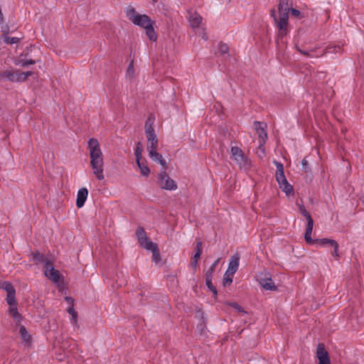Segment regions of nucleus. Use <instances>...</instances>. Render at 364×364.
I'll use <instances>...</instances> for the list:
<instances>
[{
    "label": "nucleus",
    "instance_id": "f257e3e1",
    "mask_svg": "<svg viewBox=\"0 0 364 364\" xmlns=\"http://www.w3.org/2000/svg\"><path fill=\"white\" fill-rule=\"evenodd\" d=\"M87 149L89 151L90 166L93 174L99 181L104 180L105 163L103 154L98 140L95 138L90 139L87 142Z\"/></svg>",
    "mask_w": 364,
    "mask_h": 364
},
{
    "label": "nucleus",
    "instance_id": "f03ea898",
    "mask_svg": "<svg viewBox=\"0 0 364 364\" xmlns=\"http://www.w3.org/2000/svg\"><path fill=\"white\" fill-rule=\"evenodd\" d=\"M127 17L134 25L142 27L146 31V34L151 41H156L157 36L154 29L151 18L145 14H139L132 6H129L126 11Z\"/></svg>",
    "mask_w": 364,
    "mask_h": 364
},
{
    "label": "nucleus",
    "instance_id": "7ed1b4c3",
    "mask_svg": "<svg viewBox=\"0 0 364 364\" xmlns=\"http://www.w3.org/2000/svg\"><path fill=\"white\" fill-rule=\"evenodd\" d=\"M279 15L277 16L275 10L271 11V16L274 18L275 26L278 28V38L282 39L289 32V9L283 8L282 3L278 6Z\"/></svg>",
    "mask_w": 364,
    "mask_h": 364
},
{
    "label": "nucleus",
    "instance_id": "20e7f679",
    "mask_svg": "<svg viewBox=\"0 0 364 364\" xmlns=\"http://www.w3.org/2000/svg\"><path fill=\"white\" fill-rule=\"evenodd\" d=\"M277 167L276 179L279 183V188L287 195L293 193V187L287 181L284 172V166L282 163L277 161H274Z\"/></svg>",
    "mask_w": 364,
    "mask_h": 364
},
{
    "label": "nucleus",
    "instance_id": "39448f33",
    "mask_svg": "<svg viewBox=\"0 0 364 364\" xmlns=\"http://www.w3.org/2000/svg\"><path fill=\"white\" fill-rule=\"evenodd\" d=\"M230 151L232 159L239 166L240 169L247 171L250 168L251 161L245 156L241 149L237 146H232Z\"/></svg>",
    "mask_w": 364,
    "mask_h": 364
},
{
    "label": "nucleus",
    "instance_id": "423d86ee",
    "mask_svg": "<svg viewBox=\"0 0 364 364\" xmlns=\"http://www.w3.org/2000/svg\"><path fill=\"white\" fill-rule=\"evenodd\" d=\"M32 75L33 72L31 71L22 72L20 70H7L2 74L4 77L14 82H25Z\"/></svg>",
    "mask_w": 364,
    "mask_h": 364
},
{
    "label": "nucleus",
    "instance_id": "0eeeda50",
    "mask_svg": "<svg viewBox=\"0 0 364 364\" xmlns=\"http://www.w3.org/2000/svg\"><path fill=\"white\" fill-rule=\"evenodd\" d=\"M43 272L45 276L54 284H59L63 282V276L54 268L52 262H47L46 266L43 268Z\"/></svg>",
    "mask_w": 364,
    "mask_h": 364
},
{
    "label": "nucleus",
    "instance_id": "6e6552de",
    "mask_svg": "<svg viewBox=\"0 0 364 364\" xmlns=\"http://www.w3.org/2000/svg\"><path fill=\"white\" fill-rule=\"evenodd\" d=\"M6 301L9 305V312L10 316L13 318L16 324H19L21 321V316L17 309V304L15 299V293L12 291L7 294Z\"/></svg>",
    "mask_w": 364,
    "mask_h": 364
},
{
    "label": "nucleus",
    "instance_id": "1a4fd4ad",
    "mask_svg": "<svg viewBox=\"0 0 364 364\" xmlns=\"http://www.w3.org/2000/svg\"><path fill=\"white\" fill-rule=\"evenodd\" d=\"M159 185L161 188L169 191L177 188L176 182L167 175L165 171L159 174Z\"/></svg>",
    "mask_w": 364,
    "mask_h": 364
},
{
    "label": "nucleus",
    "instance_id": "9d476101",
    "mask_svg": "<svg viewBox=\"0 0 364 364\" xmlns=\"http://www.w3.org/2000/svg\"><path fill=\"white\" fill-rule=\"evenodd\" d=\"M255 127L259 136V149L264 153V144L267 139V134L260 122H255Z\"/></svg>",
    "mask_w": 364,
    "mask_h": 364
},
{
    "label": "nucleus",
    "instance_id": "9b49d317",
    "mask_svg": "<svg viewBox=\"0 0 364 364\" xmlns=\"http://www.w3.org/2000/svg\"><path fill=\"white\" fill-rule=\"evenodd\" d=\"M136 235L137 237L139 243L142 247L146 249L154 247V242L149 240L146 236L145 230L143 228H139L136 231Z\"/></svg>",
    "mask_w": 364,
    "mask_h": 364
},
{
    "label": "nucleus",
    "instance_id": "f8f14e48",
    "mask_svg": "<svg viewBox=\"0 0 364 364\" xmlns=\"http://www.w3.org/2000/svg\"><path fill=\"white\" fill-rule=\"evenodd\" d=\"M316 358L318 360V364H331L328 352L325 350L324 345L319 343L316 350Z\"/></svg>",
    "mask_w": 364,
    "mask_h": 364
},
{
    "label": "nucleus",
    "instance_id": "ddd939ff",
    "mask_svg": "<svg viewBox=\"0 0 364 364\" xmlns=\"http://www.w3.org/2000/svg\"><path fill=\"white\" fill-rule=\"evenodd\" d=\"M259 284L265 290L274 291L277 289L272 279L268 274H265L264 277H259L258 279Z\"/></svg>",
    "mask_w": 364,
    "mask_h": 364
},
{
    "label": "nucleus",
    "instance_id": "4468645a",
    "mask_svg": "<svg viewBox=\"0 0 364 364\" xmlns=\"http://www.w3.org/2000/svg\"><path fill=\"white\" fill-rule=\"evenodd\" d=\"M186 18L193 28H198L202 22L201 16L196 12L188 11Z\"/></svg>",
    "mask_w": 364,
    "mask_h": 364
},
{
    "label": "nucleus",
    "instance_id": "2eb2a0df",
    "mask_svg": "<svg viewBox=\"0 0 364 364\" xmlns=\"http://www.w3.org/2000/svg\"><path fill=\"white\" fill-rule=\"evenodd\" d=\"M240 264V255L236 253L230 257L228 264V267L226 272L230 274H235L237 271Z\"/></svg>",
    "mask_w": 364,
    "mask_h": 364
},
{
    "label": "nucleus",
    "instance_id": "dca6fc26",
    "mask_svg": "<svg viewBox=\"0 0 364 364\" xmlns=\"http://www.w3.org/2000/svg\"><path fill=\"white\" fill-rule=\"evenodd\" d=\"M148 152L149 156L152 161L159 164L164 169L166 168V161L162 155L157 151V149Z\"/></svg>",
    "mask_w": 364,
    "mask_h": 364
},
{
    "label": "nucleus",
    "instance_id": "f3484780",
    "mask_svg": "<svg viewBox=\"0 0 364 364\" xmlns=\"http://www.w3.org/2000/svg\"><path fill=\"white\" fill-rule=\"evenodd\" d=\"M88 196V191L86 188H80L77 194L76 205L77 208H82Z\"/></svg>",
    "mask_w": 364,
    "mask_h": 364
},
{
    "label": "nucleus",
    "instance_id": "a211bd4d",
    "mask_svg": "<svg viewBox=\"0 0 364 364\" xmlns=\"http://www.w3.org/2000/svg\"><path fill=\"white\" fill-rule=\"evenodd\" d=\"M313 226H314V220L312 218H309V220H307V225H306V228L304 239H305V241L308 244H310V245L315 243V241L314 240H312L311 236V233H312V230H313Z\"/></svg>",
    "mask_w": 364,
    "mask_h": 364
},
{
    "label": "nucleus",
    "instance_id": "6ab92c4d",
    "mask_svg": "<svg viewBox=\"0 0 364 364\" xmlns=\"http://www.w3.org/2000/svg\"><path fill=\"white\" fill-rule=\"evenodd\" d=\"M196 252L195 255H193L192 260H191V266L195 269L197 267L198 262L200 259L202 252H203L202 242L200 241H198L196 242Z\"/></svg>",
    "mask_w": 364,
    "mask_h": 364
},
{
    "label": "nucleus",
    "instance_id": "aec40b11",
    "mask_svg": "<svg viewBox=\"0 0 364 364\" xmlns=\"http://www.w3.org/2000/svg\"><path fill=\"white\" fill-rule=\"evenodd\" d=\"M33 260L37 263H42L43 264V268L46 266L47 262H50L51 261L47 257H45L43 254L40 252H33Z\"/></svg>",
    "mask_w": 364,
    "mask_h": 364
},
{
    "label": "nucleus",
    "instance_id": "412c9836",
    "mask_svg": "<svg viewBox=\"0 0 364 364\" xmlns=\"http://www.w3.org/2000/svg\"><path fill=\"white\" fill-rule=\"evenodd\" d=\"M136 164L139 168L140 169L141 173L144 176H149L150 173V169L146 165V161L144 159L141 160L138 159L136 161Z\"/></svg>",
    "mask_w": 364,
    "mask_h": 364
},
{
    "label": "nucleus",
    "instance_id": "4be33fe9",
    "mask_svg": "<svg viewBox=\"0 0 364 364\" xmlns=\"http://www.w3.org/2000/svg\"><path fill=\"white\" fill-rule=\"evenodd\" d=\"M19 333L21 335L22 341L26 344H30L31 341V336L28 333L27 330L23 326H20Z\"/></svg>",
    "mask_w": 364,
    "mask_h": 364
},
{
    "label": "nucleus",
    "instance_id": "5701e85b",
    "mask_svg": "<svg viewBox=\"0 0 364 364\" xmlns=\"http://www.w3.org/2000/svg\"><path fill=\"white\" fill-rule=\"evenodd\" d=\"M153 246L154 247H151V248H146V250L152 252V260L157 263L161 260V257L157 245L154 243Z\"/></svg>",
    "mask_w": 364,
    "mask_h": 364
},
{
    "label": "nucleus",
    "instance_id": "b1692460",
    "mask_svg": "<svg viewBox=\"0 0 364 364\" xmlns=\"http://www.w3.org/2000/svg\"><path fill=\"white\" fill-rule=\"evenodd\" d=\"M15 65H20L21 67H27L30 65H33L36 63V61L34 60H23V59H17L14 62Z\"/></svg>",
    "mask_w": 364,
    "mask_h": 364
},
{
    "label": "nucleus",
    "instance_id": "393cba45",
    "mask_svg": "<svg viewBox=\"0 0 364 364\" xmlns=\"http://www.w3.org/2000/svg\"><path fill=\"white\" fill-rule=\"evenodd\" d=\"M142 152H143L142 144H141V142H138L136 144V148H135V150H134V154H135V156H136V161H137L138 159H139V160L144 159L142 158Z\"/></svg>",
    "mask_w": 364,
    "mask_h": 364
},
{
    "label": "nucleus",
    "instance_id": "a878e982",
    "mask_svg": "<svg viewBox=\"0 0 364 364\" xmlns=\"http://www.w3.org/2000/svg\"><path fill=\"white\" fill-rule=\"evenodd\" d=\"M134 60H132L126 73V77L129 79H132L134 76Z\"/></svg>",
    "mask_w": 364,
    "mask_h": 364
},
{
    "label": "nucleus",
    "instance_id": "bb28decb",
    "mask_svg": "<svg viewBox=\"0 0 364 364\" xmlns=\"http://www.w3.org/2000/svg\"><path fill=\"white\" fill-rule=\"evenodd\" d=\"M220 258L217 259L215 262L210 267V268L205 272V277H212L213 276L215 268L219 263Z\"/></svg>",
    "mask_w": 364,
    "mask_h": 364
},
{
    "label": "nucleus",
    "instance_id": "cd10ccee",
    "mask_svg": "<svg viewBox=\"0 0 364 364\" xmlns=\"http://www.w3.org/2000/svg\"><path fill=\"white\" fill-rule=\"evenodd\" d=\"M235 274H230L228 272H225L223 277V285H230L232 282L233 276Z\"/></svg>",
    "mask_w": 364,
    "mask_h": 364
},
{
    "label": "nucleus",
    "instance_id": "c85d7f7f",
    "mask_svg": "<svg viewBox=\"0 0 364 364\" xmlns=\"http://www.w3.org/2000/svg\"><path fill=\"white\" fill-rule=\"evenodd\" d=\"M159 141L158 139L148 141L146 149L148 151L156 150L158 148Z\"/></svg>",
    "mask_w": 364,
    "mask_h": 364
},
{
    "label": "nucleus",
    "instance_id": "c756f323",
    "mask_svg": "<svg viewBox=\"0 0 364 364\" xmlns=\"http://www.w3.org/2000/svg\"><path fill=\"white\" fill-rule=\"evenodd\" d=\"M68 312L69 314L72 316L71 318V323L74 325L77 324V313L75 311L74 308L73 306H70L68 309Z\"/></svg>",
    "mask_w": 364,
    "mask_h": 364
},
{
    "label": "nucleus",
    "instance_id": "7c9ffc66",
    "mask_svg": "<svg viewBox=\"0 0 364 364\" xmlns=\"http://www.w3.org/2000/svg\"><path fill=\"white\" fill-rule=\"evenodd\" d=\"M212 277H205L206 285L208 286V289H210L215 294H217V291L212 283Z\"/></svg>",
    "mask_w": 364,
    "mask_h": 364
},
{
    "label": "nucleus",
    "instance_id": "2f4dec72",
    "mask_svg": "<svg viewBox=\"0 0 364 364\" xmlns=\"http://www.w3.org/2000/svg\"><path fill=\"white\" fill-rule=\"evenodd\" d=\"M4 41L6 44L11 45V44L17 43L19 41V38H16V37H9V36H5L4 38Z\"/></svg>",
    "mask_w": 364,
    "mask_h": 364
},
{
    "label": "nucleus",
    "instance_id": "473e14b6",
    "mask_svg": "<svg viewBox=\"0 0 364 364\" xmlns=\"http://www.w3.org/2000/svg\"><path fill=\"white\" fill-rule=\"evenodd\" d=\"M331 247H333V251L331 252V255L334 257L338 258V244L336 241L331 242Z\"/></svg>",
    "mask_w": 364,
    "mask_h": 364
},
{
    "label": "nucleus",
    "instance_id": "72a5a7b5",
    "mask_svg": "<svg viewBox=\"0 0 364 364\" xmlns=\"http://www.w3.org/2000/svg\"><path fill=\"white\" fill-rule=\"evenodd\" d=\"M229 48L227 44L220 43L218 44V52L221 54H225L228 52Z\"/></svg>",
    "mask_w": 364,
    "mask_h": 364
},
{
    "label": "nucleus",
    "instance_id": "f704fd0d",
    "mask_svg": "<svg viewBox=\"0 0 364 364\" xmlns=\"http://www.w3.org/2000/svg\"><path fill=\"white\" fill-rule=\"evenodd\" d=\"M315 242H318L321 245H330L331 246V242H335L336 240L323 238L321 240H314Z\"/></svg>",
    "mask_w": 364,
    "mask_h": 364
},
{
    "label": "nucleus",
    "instance_id": "c9c22d12",
    "mask_svg": "<svg viewBox=\"0 0 364 364\" xmlns=\"http://www.w3.org/2000/svg\"><path fill=\"white\" fill-rule=\"evenodd\" d=\"M226 304L236 309L238 312H245L242 307L235 302H227Z\"/></svg>",
    "mask_w": 364,
    "mask_h": 364
},
{
    "label": "nucleus",
    "instance_id": "e433bc0d",
    "mask_svg": "<svg viewBox=\"0 0 364 364\" xmlns=\"http://www.w3.org/2000/svg\"><path fill=\"white\" fill-rule=\"evenodd\" d=\"M299 210L302 215L306 218V220H309V218H312L310 213L305 209L304 206H301Z\"/></svg>",
    "mask_w": 364,
    "mask_h": 364
},
{
    "label": "nucleus",
    "instance_id": "4c0bfd02",
    "mask_svg": "<svg viewBox=\"0 0 364 364\" xmlns=\"http://www.w3.org/2000/svg\"><path fill=\"white\" fill-rule=\"evenodd\" d=\"M296 50L300 53H301L302 55H306L307 57H318V55H311L309 53V51H306V50H302L301 49L299 46H296Z\"/></svg>",
    "mask_w": 364,
    "mask_h": 364
},
{
    "label": "nucleus",
    "instance_id": "58836bf2",
    "mask_svg": "<svg viewBox=\"0 0 364 364\" xmlns=\"http://www.w3.org/2000/svg\"><path fill=\"white\" fill-rule=\"evenodd\" d=\"M147 141L158 139L155 132H150L146 134Z\"/></svg>",
    "mask_w": 364,
    "mask_h": 364
},
{
    "label": "nucleus",
    "instance_id": "ea45409f",
    "mask_svg": "<svg viewBox=\"0 0 364 364\" xmlns=\"http://www.w3.org/2000/svg\"><path fill=\"white\" fill-rule=\"evenodd\" d=\"M4 289H5V290L6 291L7 294H10L11 291H12L13 293H16V291H15V289H14V287H13L11 284H9V283H6V284H5V287H4Z\"/></svg>",
    "mask_w": 364,
    "mask_h": 364
},
{
    "label": "nucleus",
    "instance_id": "a19ab883",
    "mask_svg": "<svg viewBox=\"0 0 364 364\" xmlns=\"http://www.w3.org/2000/svg\"><path fill=\"white\" fill-rule=\"evenodd\" d=\"M154 118L152 117L151 116H150L146 122V124H145V127H154Z\"/></svg>",
    "mask_w": 364,
    "mask_h": 364
},
{
    "label": "nucleus",
    "instance_id": "79ce46f5",
    "mask_svg": "<svg viewBox=\"0 0 364 364\" xmlns=\"http://www.w3.org/2000/svg\"><path fill=\"white\" fill-rule=\"evenodd\" d=\"M291 13L294 16H299L300 15V11L299 10H297V9H291Z\"/></svg>",
    "mask_w": 364,
    "mask_h": 364
},
{
    "label": "nucleus",
    "instance_id": "37998d69",
    "mask_svg": "<svg viewBox=\"0 0 364 364\" xmlns=\"http://www.w3.org/2000/svg\"><path fill=\"white\" fill-rule=\"evenodd\" d=\"M149 132H155L154 127H150V126L149 127H145V132H146V134L149 133Z\"/></svg>",
    "mask_w": 364,
    "mask_h": 364
},
{
    "label": "nucleus",
    "instance_id": "c03bdc74",
    "mask_svg": "<svg viewBox=\"0 0 364 364\" xmlns=\"http://www.w3.org/2000/svg\"><path fill=\"white\" fill-rule=\"evenodd\" d=\"M282 3L283 8H285L286 6H287V8H288L287 0H279V5H281Z\"/></svg>",
    "mask_w": 364,
    "mask_h": 364
},
{
    "label": "nucleus",
    "instance_id": "a18cd8bd",
    "mask_svg": "<svg viewBox=\"0 0 364 364\" xmlns=\"http://www.w3.org/2000/svg\"><path fill=\"white\" fill-rule=\"evenodd\" d=\"M65 300L68 304H73V299L72 297L67 296L65 297Z\"/></svg>",
    "mask_w": 364,
    "mask_h": 364
},
{
    "label": "nucleus",
    "instance_id": "49530a36",
    "mask_svg": "<svg viewBox=\"0 0 364 364\" xmlns=\"http://www.w3.org/2000/svg\"><path fill=\"white\" fill-rule=\"evenodd\" d=\"M3 21H4V16H3L1 10L0 9V25L2 24Z\"/></svg>",
    "mask_w": 364,
    "mask_h": 364
},
{
    "label": "nucleus",
    "instance_id": "de8ad7c7",
    "mask_svg": "<svg viewBox=\"0 0 364 364\" xmlns=\"http://www.w3.org/2000/svg\"><path fill=\"white\" fill-rule=\"evenodd\" d=\"M301 164H302L303 167L305 168L307 166L308 162L306 159H303L301 161Z\"/></svg>",
    "mask_w": 364,
    "mask_h": 364
},
{
    "label": "nucleus",
    "instance_id": "09e8293b",
    "mask_svg": "<svg viewBox=\"0 0 364 364\" xmlns=\"http://www.w3.org/2000/svg\"><path fill=\"white\" fill-rule=\"evenodd\" d=\"M202 38H203L205 41H206V40L208 39V36H207L206 33H205L204 31H203V33H202Z\"/></svg>",
    "mask_w": 364,
    "mask_h": 364
},
{
    "label": "nucleus",
    "instance_id": "8fccbe9b",
    "mask_svg": "<svg viewBox=\"0 0 364 364\" xmlns=\"http://www.w3.org/2000/svg\"><path fill=\"white\" fill-rule=\"evenodd\" d=\"M158 0H153L154 2H156Z\"/></svg>",
    "mask_w": 364,
    "mask_h": 364
}]
</instances>
